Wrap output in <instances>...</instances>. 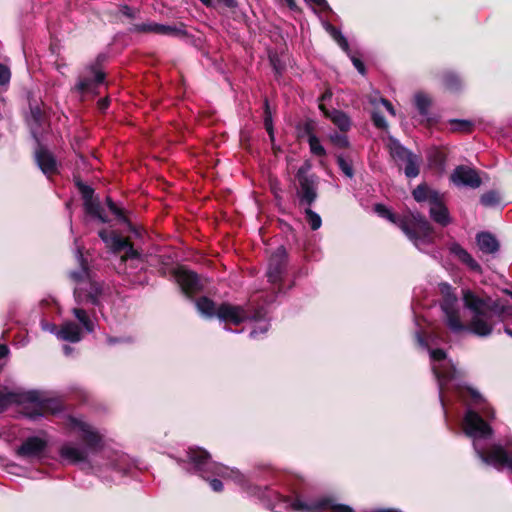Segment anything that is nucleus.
I'll return each mask as SVG.
<instances>
[{"instance_id": "obj_49", "label": "nucleus", "mask_w": 512, "mask_h": 512, "mask_svg": "<svg viewBox=\"0 0 512 512\" xmlns=\"http://www.w3.org/2000/svg\"><path fill=\"white\" fill-rule=\"evenodd\" d=\"M381 103L384 105V107L386 108V110L392 115V116H395V109L393 107V105L391 104V102H389L387 99H384L382 98L381 99Z\"/></svg>"}, {"instance_id": "obj_54", "label": "nucleus", "mask_w": 512, "mask_h": 512, "mask_svg": "<svg viewBox=\"0 0 512 512\" xmlns=\"http://www.w3.org/2000/svg\"><path fill=\"white\" fill-rule=\"evenodd\" d=\"M331 97H332V93H331V91H330V90H327V91H325V92L322 94V96H321V98H320V101L328 100V99H330Z\"/></svg>"}, {"instance_id": "obj_11", "label": "nucleus", "mask_w": 512, "mask_h": 512, "mask_svg": "<svg viewBox=\"0 0 512 512\" xmlns=\"http://www.w3.org/2000/svg\"><path fill=\"white\" fill-rule=\"evenodd\" d=\"M311 165L305 162L296 172L297 197L300 205L311 206L317 199V177L310 173Z\"/></svg>"}, {"instance_id": "obj_31", "label": "nucleus", "mask_w": 512, "mask_h": 512, "mask_svg": "<svg viewBox=\"0 0 512 512\" xmlns=\"http://www.w3.org/2000/svg\"><path fill=\"white\" fill-rule=\"evenodd\" d=\"M154 34L168 35V36H183L185 31L175 25H164L156 23L154 26Z\"/></svg>"}, {"instance_id": "obj_43", "label": "nucleus", "mask_w": 512, "mask_h": 512, "mask_svg": "<svg viewBox=\"0 0 512 512\" xmlns=\"http://www.w3.org/2000/svg\"><path fill=\"white\" fill-rule=\"evenodd\" d=\"M79 190L81 192L83 202L94 199V190L90 186L85 184H79Z\"/></svg>"}, {"instance_id": "obj_23", "label": "nucleus", "mask_w": 512, "mask_h": 512, "mask_svg": "<svg viewBox=\"0 0 512 512\" xmlns=\"http://www.w3.org/2000/svg\"><path fill=\"white\" fill-rule=\"evenodd\" d=\"M476 243L479 250L484 254H495L499 250V242L489 232H480L476 235Z\"/></svg>"}, {"instance_id": "obj_33", "label": "nucleus", "mask_w": 512, "mask_h": 512, "mask_svg": "<svg viewBox=\"0 0 512 512\" xmlns=\"http://www.w3.org/2000/svg\"><path fill=\"white\" fill-rule=\"evenodd\" d=\"M443 84L446 89L450 91H457L461 87V80L456 74L446 72L443 76Z\"/></svg>"}, {"instance_id": "obj_61", "label": "nucleus", "mask_w": 512, "mask_h": 512, "mask_svg": "<svg viewBox=\"0 0 512 512\" xmlns=\"http://www.w3.org/2000/svg\"><path fill=\"white\" fill-rule=\"evenodd\" d=\"M274 65V69L278 72V68L276 66V64H273Z\"/></svg>"}, {"instance_id": "obj_21", "label": "nucleus", "mask_w": 512, "mask_h": 512, "mask_svg": "<svg viewBox=\"0 0 512 512\" xmlns=\"http://www.w3.org/2000/svg\"><path fill=\"white\" fill-rule=\"evenodd\" d=\"M319 109L324 113V115L329 118L342 132H346L350 129L351 121L346 113L343 111L332 109L328 110L325 108L324 104H319Z\"/></svg>"}, {"instance_id": "obj_60", "label": "nucleus", "mask_w": 512, "mask_h": 512, "mask_svg": "<svg viewBox=\"0 0 512 512\" xmlns=\"http://www.w3.org/2000/svg\"><path fill=\"white\" fill-rule=\"evenodd\" d=\"M129 10H130V9H129V7H127V6H126V7H125L124 14H126V15H128V16H129V15H130V14H129Z\"/></svg>"}, {"instance_id": "obj_6", "label": "nucleus", "mask_w": 512, "mask_h": 512, "mask_svg": "<svg viewBox=\"0 0 512 512\" xmlns=\"http://www.w3.org/2000/svg\"><path fill=\"white\" fill-rule=\"evenodd\" d=\"M76 258L80 267L70 273V277L77 283L74 289L75 301L79 305L90 303L93 306H100L102 286L89 279L88 267L79 246L76 247Z\"/></svg>"}, {"instance_id": "obj_50", "label": "nucleus", "mask_w": 512, "mask_h": 512, "mask_svg": "<svg viewBox=\"0 0 512 512\" xmlns=\"http://www.w3.org/2000/svg\"><path fill=\"white\" fill-rule=\"evenodd\" d=\"M130 341V338H127V339H124V338H116V337H108L107 338V343L109 345H115L117 343H121V342H129Z\"/></svg>"}, {"instance_id": "obj_7", "label": "nucleus", "mask_w": 512, "mask_h": 512, "mask_svg": "<svg viewBox=\"0 0 512 512\" xmlns=\"http://www.w3.org/2000/svg\"><path fill=\"white\" fill-rule=\"evenodd\" d=\"M187 456L190 462L193 463L195 472L199 473L203 478H206V474L216 475L225 479H232L238 485L245 487L247 480L244 474L239 470L213 462L206 450L199 447H191L187 452Z\"/></svg>"}, {"instance_id": "obj_52", "label": "nucleus", "mask_w": 512, "mask_h": 512, "mask_svg": "<svg viewBox=\"0 0 512 512\" xmlns=\"http://www.w3.org/2000/svg\"><path fill=\"white\" fill-rule=\"evenodd\" d=\"M8 353H9L8 347L4 344H0V359L6 357Z\"/></svg>"}, {"instance_id": "obj_58", "label": "nucleus", "mask_w": 512, "mask_h": 512, "mask_svg": "<svg viewBox=\"0 0 512 512\" xmlns=\"http://www.w3.org/2000/svg\"><path fill=\"white\" fill-rule=\"evenodd\" d=\"M207 7L212 6V0H200Z\"/></svg>"}, {"instance_id": "obj_16", "label": "nucleus", "mask_w": 512, "mask_h": 512, "mask_svg": "<svg viewBox=\"0 0 512 512\" xmlns=\"http://www.w3.org/2000/svg\"><path fill=\"white\" fill-rule=\"evenodd\" d=\"M286 250L283 246L278 247L271 255L267 270L268 281L276 284L281 281L286 265Z\"/></svg>"}, {"instance_id": "obj_15", "label": "nucleus", "mask_w": 512, "mask_h": 512, "mask_svg": "<svg viewBox=\"0 0 512 512\" xmlns=\"http://www.w3.org/2000/svg\"><path fill=\"white\" fill-rule=\"evenodd\" d=\"M175 278L182 292L189 297L200 292L203 288L200 278L192 271L178 269L175 272Z\"/></svg>"}, {"instance_id": "obj_29", "label": "nucleus", "mask_w": 512, "mask_h": 512, "mask_svg": "<svg viewBox=\"0 0 512 512\" xmlns=\"http://www.w3.org/2000/svg\"><path fill=\"white\" fill-rule=\"evenodd\" d=\"M326 31L332 36V38L337 42V44L341 47L343 51L349 53V44L345 36L338 30L336 27L331 25L330 23L324 24Z\"/></svg>"}, {"instance_id": "obj_57", "label": "nucleus", "mask_w": 512, "mask_h": 512, "mask_svg": "<svg viewBox=\"0 0 512 512\" xmlns=\"http://www.w3.org/2000/svg\"><path fill=\"white\" fill-rule=\"evenodd\" d=\"M373 512H400V511L394 510V509H377V510H374Z\"/></svg>"}, {"instance_id": "obj_51", "label": "nucleus", "mask_w": 512, "mask_h": 512, "mask_svg": "<svg viewBox=\"0 0 512 512\" xmlns=\"http://www.w3.org/2000/svg\"><path fill=\"white\" fill-rule=\"evenodd\" d=\"M220 3H222L227 8H236L237 7V1L236 0H218Z\"/></svg>"}, {"instance_id": "obj_4", "label": "nucleus", "mask_w": 512, "mask_h": 512, "mask_svg": "<svg viewBox=\"0 0 512 512\" xmlns=\"http://www.w3.org/2000/svg\"><path fill=\"white\" fill-rule=\"evenodd\" d=\"M67 425L79 434L85 447H79L73 442L63 444L59 450V455L63 460L73 464L86 462L90 453L101 450L103 439L94 427L76 417H69Z\"/></svg>"}, {"instance_id": "obj_45", "label": "nucleus", "mask_w": 512, "mask_h": 512, "mask_svg": "<svg viewBox=\"0 0 512 512\" xmlns=\"http://www.w3.org/2000/svg\"><path fill=\"white\" fill-rule=\"evenodd\" d=\"M372 120H373L374 125L377 128L383 129V128L387 127V122H386L385 117L379 113H374L372 115Z\"/></svg>"}, {"instance_id": "obj_19", "label": "nucleus", "mask_w": 512, "mask_h": 512, "mask_svg": "<svg viewBox=\"0 0 512 512\" xmlns=\"http://www.w3.org/2000/svg\"><path fill=\"white\" fill-rule=\"evenodd\" d=\"M37 143L38 148L35 150V160L38 167L47 176L57 173L58 167L55 157L46 148L41 146L39 141Z\"/></svg>"}, {"instance_id": "obj_44", "label": "nucleus", "mask_w": 512, "mask_h": 512, "mask_svg": "<svg viewBox=\"0 0 512 512\" xmlns=\"http://www.w3.org/2000/svg\"><path fill=\"white\" fill-rule=\"evenodd\" d=\"M11 77L10 70L3 64H0V85L9 83Z\"/></svg>"}, {"instance_id": "obj_8", "label": "nucleus", "mask_w": 512, "mask_h": 512, "mask_svg": "<svg viewBox=\"0 0 512 512\" xmlns=\"http://www.w3.org/2000/svg\"><path fill=\"white\" fill-rule=\"evenodd\" d=\"M13 402L33 405L34 411L30 413L32 419L44 416L48 411L56 412L59 410L58 402L46 398L44 393L37 390L27 391L20 395L0 391V409L6 408Z\"/></svg>"}, {"instance_id": "obj_40", "label": "nucleus", "mask_w": 512, "mask_h": 512, "mask_svg": "<svg viewBox=\"0 0 512 512\" xmlns=\"http://www.w3.org/2000/svg\"><path fill=\"white\" fill-rule=\"evenodd\" d=\"M265 106H266V116H265V119H264L265 129L268 132L271 141H274V131H273L272 118H271V114L268 111L269 107H268L267 100L265 101Z\"/></svg>"}, {"instance_id": "obj_37", "label": "nucleus", "mask_w": 512, "mask_h": 512, "mask_svg": "<svg viewBox=\"0 0 512 512\" xmlns=\"http://www.w3.org/2000/svg\"><path fill=\"white\" fill-rule=\"evenodd\" d=\"M499 200V195L495 191H488L484 193L480 198L481 204L486 207H491L498 204Z\"/></svg>"}, {"instance_id": "obj_55", "label": "nucleus", "mask_w": 512, "mask_h": 512, "mask_svg": "<svg viewBox=\"0 0 512 512\" xmlns=\"http://www.w3.org/2000/svg\"><path fill=\"white\" fill-rule=\"evenodd\" d=\"M288 7L292 10L296 9V3L294 0H285Z\"/></svg>"}, {"instance_id": "obj_59", "label": "nucleus", "mask_w": 512, "mask_h": 512, "mask_svg": "<svg viewBox=\"0 0 512 512\" xmlns=\"http://www.w3.org/2000/svg\"><path fill=\"white\" fill-rule=\"evenodd\" d=\"M504 331H505V333H506L507 335H509L510 337H512V330H511V329H509V328H507V327H506V328L504 329Z\"/></svg>"}, {"instance_id": "obj_48", "label": "nucleus", "mask_w": 512, "mask_h": 512, "mask_svg": "<svg viewBox=\"0 0 512 512\" xmlns=\"http://www.w3.org/2000/svg\"><path fill=\"white\" fill-rule=\"evenodd\" d=\"M210 487L215 492H220L223 490V483L219 479L210 480Z\"/></svg>"}, {"instance_id": "obj_9", "label": "nucleus", "mask_w": 512, "mask_h": 512, "mask_svg": "<svg viewBox=\"0 0 512 512\" xmlns=\"http://www.w3.org/2000/svg\"><path fill=\"white\" fill-rule=\"evenodd\" d=\"M196 307L203 316L211 318L216 315L221 321L235 325L250 318L241 306L223 303L216 309L215 303L207 297L199 298L196 301Z\"/></svg>"}, {"instance_id": "obj_38", "label": "nucleus", "mask_w": 512, "mask_h": 512, "mask_svg": "<svg viewBox=\"0 0 512 512\" xmlns=\"http://www.w3.org/2000/svg\"><path fill=\"white\" fill-rule=\"evenodd\" d=\"M453 131L469 132L471 130V122L467 120L453 119L450 121Z\"/></svg>"}, {"instance_id": "obj_13", "label": "nucleus", "mask_w": 512, "mask_h": 512, "mask_svg": "<svg viewBox=\"0 0 512 512\" xmlns=\"http://www.w3.org/2000/svg\"><path fill=\"white\" fill-rule=\"evenodd\" d=\"M104 79L105 75L102 71L95 66H90L79 76L75 89L81 94L93 93Z\"/></svg>"}, {"instance_id": "obj_41", "label": "nucleus", "mask_w": 512, "mask_h": 512, "mask_svg": "<svg viewBox=\"0 0 512 512\" xmlns=\"http://www.w3.org/2000/svg\"><path fill=\"white\" fill-rule=\"evenodd\" d=\"M330 138H331V141L339 147L345 148V147H348V145H349V141H348L347 137L343 134L335 133V134L331 135Z\"/></svg>"}, {"instance_id": "obj_18", "label": "nucleus", "mask_w": 512, "mask_h": 512, "mask_svg": "<svg viewBox=\"0 0 512 512\" xmlns=\"http://www.w3.org/2000/svg\"><path fill=\"white\" fill-rule=\"evenodd\" d=\"M447 249L451 255L457 258L469 270L482 273L481 265L472 257V255L462 247L458 242L452 241L447 244Z\"/></svg>"}, {"instance_id": "obj_32", "label": "nucleus", "mask_w": 512, "mask_h": 512, "mask_svg": "<svg viewBox=\"0 0 512 512\" xmlns=\"http://www.w3.org/2000/svg\"><path fill=\"white\" fill-rule=\"evenodd\" d=\"M308 144L313 155L318 157H324L326 155V150L316 135L312 133L308 135Z\"/></svg>"}, {"instance_id": "obj_2", "label": "nucleus", "mask_w": 512, "mask_h": 512, "mask_svg": "<svg viewBox=\"0 0 512 512\" xmlns=\"http://www.w3.org/2000/svg\"><path fill=\"white\" fill-rule=\"evenodd\" d=\"M462 300L464 307L471 314L466 325L453 303L445 302L442 305L446 325L453 333L468 331L478 337H488L497 323L512 316V305L499 300L494 301L490 297H481L470 289L462 290Z\"/></svg>"}, {"instance_id": "obj_17", "label": "nucleus", "mask_w": 512, "mask_h": 512, "mask_svg": "<svg viewBox=\"0 0 512 512\" xmlns=\"http://www.w3.org/2000/svg\"><path fill=\"white\" fill-rule=\"evenodd\" d=\"M47 447V442L37 436H31L25 439L16 449V455L19 458L31 459L40 458Z\"/></svg>"}, {"instance_id": "obj_46", "label": "nucleus", "mask_w": 512, "mask_h": 512, "mask_svg": "<svg viewBox=\"0 0 512 512\" xmlns=\"http://www.w3.org/2000/svg\"><path fill=\"white\" fill-rule=\"evenodd\" d=\"M347 54L350 56L351 61H352L353 65H354V67L358 70V72L360 74L363 75L365 73V66H364L363 62L360 59H358L357 57L351 56L350 52L347 53Z\"/></svg>"}, {"instance_id": "obj_20", "label": "nucleus", "mask_w": 512, "mask_h": 512, "mask_svg": "<svg viewBox=\"0 0 512 512\" xmlns=\"http://www.w3.org/2000/svg\"><path fill=\"white\" fill-rule=\"evenodd\" d=\"M443 197L440 196L437 201L430 205V217L437 224L445 227L450 224L451 218L447 207L443 203Z\"/></svg>"}, {"instance_id": "obj_3", "label": "nucleus", "mask_w": 512, "mask_h": 512, "mask_svg": "<svg viewBox=\"0 0 512 512\" xmlns=\"http://www.w3.org/2000/svg\"><path fill=\"white\" fill-rule=\"evenodd\" d=\"M374 210L380 217L396 224L419 251L429 253L427 247L434 244L435 236L433 227L424 216L420 213L398 216L383 204H376Z\"/></svg>"}, {"instance_id": "obj_36", "label": "nucleus", "mask_w": 512, "mask_h": 512, "mask_svg": "<svg viewBox=\"0 0 512 512\" xmlns=\"http://www.w3.org/2000/svg\"><path fill=\"white\" fill-rule=\"evenodd\" d=\"M337 164L343 174H345L348 178H352L354 176L352 163L345 159L342 155L337 156Z\"/></svg>"}, {"instance_id": "obj_34", "label": "nucleus", "mask_w": 512, "mask_h": 512, "mask_svg": "<svg viewBox=\"0 0 512 512\" xmlns=\"http://www.w3.org/2000/svg\"><path fill=\"white\" fill-rule=\"evenodd\" d=\"M251 318L259 322L258 326L250 332V338L256 339L259 334H264L268 331L269 324L267 322L260 321V319L262 318V314L260 311L255 312Z\"/></svg>"}, {"instance_id": "obj_53", "label": "nucleus", "mask_w": 512, "mask_h": 512, "mask_svg": "<svg viewBox=\"0 0 512 512\" xmlns=\"http://www.w3.org/2000/svg\"><path fill=\"white\" fill-rule=\"evenodd\" d=\"M98 105H99V109L104 111V110H106L108 108L109 101H108V99H101L98 102Z\"/></svg>"}, {"instance_id": "obj_24", "label": "nucleus", "mask_w": 512, "mask_h": 512, "mask_svg": "<svg viewBox=\"0 0 512 512\" xmlns=\"http://www.w3.org/2000/svg\"><path fill=\"white\" fill-rule=\"evenodd\" d=\"M412 195L418 203L428 201L430 205L442 196L438 191L431 189L426 183L419 184L413 190Z\"/></svg>"}, {"instance_id": "obj_26", "label": "nucleus", "mask_w": 512, "mask_h": 512, "mask_svg": "<svg viewBox=\"0 0 512 512\" xmlns=\"http://www.w3.org/2000/svg\"><path fill=\"white\" fill-rule=\"evenodd\" d=\"M85 212L92 217L97 218L102 223L108 222V219L103 215L102 207L98 200L91 199L83 203Z\"/></svg>"}, {"instance_id": "obj_27", "label": "nucleus", "mask_w": 512, "mask_h": 512, "mask_svg": "<svg viewBox=\"0 0 512 512\" xmlns=\"http://www.w3.org/2000/svg\"><path fill=\"white\" fill-rule=\"evenodd\" d=\"M133 465L129 462L128 458L124 455L119 456L116 461L112 464L113 471L118 475V478H122L129 475L133 469Z\"/></svg>"}, {"instance_id": "obj_42", "label": "nucleus", "mask_w": 512, "mask_h": 512, "mask_svg": "<svg viewBox=\"0 0 512 512\" xmlns=\"http://www.w3.org/2000/svg\"><path fill=\"white\" fill-rule=\"evenodd\" d=\"M155 22L135 24L134 30L141 33H154Z\"/></svg>"}, {"instance_id": "obj_39", "label": "nucleus", "mask_w": 512, "mask_h": 512, "mask_svg": "<svg viewBox=\"0 0 512 512\" xmlns=\"http://www.w3.org/2000/svg\"><path fill=\"white\" fill-rule=\"evenodd\" d=\"M106 202L109 210L118 218V220L121 222H127L124 211L120 209L110 197H107Z\"/></svg>"}, {"instance_id": "obj_5", "label": "nucleus", "mask_w": 512, "mask_h": 512, "mask_svg": "<svg viewBox=\"0 0 512 512\" xmlns=\"http://www.w3.org/2000/svg\"><path fill=\"white\" fill-rule=\"evenodd\" d=\"M268 493L265 496L266 507L274 512H354L352 507L339 504L332 497L304 501L299 497L293 500L277 492Z\"/></svg>"}, {"instance_id": "obj_47", "label": "nucleus", "mask_w": 512, "mask_h": 512, "mask_svg": "<svg viewBox=\"0 0 512 512\" xmlns=\"http://www.w3.org/2000/svg\"><path fill=\"white\" fill-rule=\"evenodd\" d=\"M308 3L315 5L323 11L330 10L326 0H306Z\"/></svg>"}, {"instance_id": "obj_56", "label": "nucleus", "mask_w": 512, "mask_h": 512, "mask_svg": "<svg viewBox=\"0 0 512 512\" xmlns=\"http://www.w3.org/2000/svg\"><path fill=\"white\" fill-rule=\"evenodd\" d=\"M63 350H64L65 355H70V354L72 353V350H73V349H72L70 346L65 345V346L63 347Z\"/></svg>"}, {"instance_id": "obj_14", "label": "nucleus", "mask_w": 512, "mask_h": 512, "mask_svg": "<svg viewBox=\"0 0 512 512\" xmlns=\"http://www.w3.org/2000/svg\"><path fill=\"white\" fill-rule=\"evenodd\" d=\"M450 178L456 186H465L473 189L478 188L482 183L477 171L465 165L457 166Z\"/></svg>"}, {"instance_id": "obj_35", "label": "nucleus", "mask_w": 512, "mask_h": 512, "mask_svg": "<svg viewBox=\"0 0 512 512\" xmlns=\"http://www.w3.org/2000/svg\"><path fill=\"white\" fill-rule=\"evenodd\" d=\"M305 218L312 230H317L322 225V220L319 214L309 208V206L305 209Z\"/></svg>"}, {"instance_id": "obj_25", "label": "nucleus", "mask_w": 512, "mask_h": 512, "mask_svg": "<svg viewBox=\"0 0 512 512\" xmlns=\"http://www.w3.org/2000/svg\"><path fill=\"white\" fill-rule=\"evenodd\" d=\"M43 122V114L40 108L35 107L31 108V117L29 119V126L31 130V134L36 141H39V134L41 133Z\"/></svg>"}, {"instance_id": "obj_28", "label": "nucleus", "mask_w": 512, "mask_h": 512, "mask_svg": "<svg viewBox=\"0 0 512 512\" xmlns=\"http://www.w3.org/2000/svg\"><path fill=\"white\" fill-rule=\"evenodd\" d=\"M414 102L420 115L429 121L428 115L429 107L431 105V100L429 99V97L426 94L419 92L415 94Z\"/></svg>"}, {"instance_id": "obj_30", "label": "nucleus", "mask_w": 512, "mask_h": 512, "mask_svg": "<svg viewBox=\"0 0 512 512\" xmlns=\"http://www.w3.org/2000/svg\"><path fill=\"white\" fill-rule=\"evenodd\" d=\"M72 313L88 333L94 331V323L84 309L75 307L72 309Z\"/></svg>"}, {"instance_id": "obj_12", "label": "nucleus", "mask_w": 512, "mask_h": 512, "mask_svg": "<svg viewBox=\"0 0 512 512\" xmlns=\"http://www.w3.org/2000/svg\"><path fill=\"white\" fill-rule=\"evenodd\" d=\"M389 150L395 162L404 165V173L408 178H415L420 172L421 159L418 155L405 148L398 140L391 139Z\"/></svg>"}, {"instance_id": "obj_1", "label": "nucleus", "mask_w": 512, "mask_h": 512, "mask_svg": "<svg viewBox=\"0 0 512 512\" xmlns=\"http://www.w3.org/2000/svg\"><path fill=\"white\" fill-rule=\"evenodd\" d=\"M416 339L418 344L429 352L431 369L438 383L439 400L444 413L446 414L445 407L449 401L447 394L453 390L455 396L467 406L462 425L465 434L473 440L477 456L485 464L497 469L507 467L512 471V451L509 447L505 449L501 444H494L487 453L486 446L482 445L483 441L491 438L493 430L476 409L486 417H494L493 411L488 408L483 396L479 391L462 382L461 372L448 359L444 350L430 348L420 332H416Z\"/></svg>"}, {"instance_id": "obj_10", "label": "nucleus", "mask_w": 512, "mask_h": 512, "mask_svg": "<svg viewBox=\"0 0 512 512\" xmlns=\"http://www.w3.org/2000/svg\"><path fill=\"white\" fill-rule=\"evenodd\" d=\"M98 234L101 240L111 251L117 253L122 250H126L125 254L121 257L122 262L130 261L133 264L135 263V268H138L139 264L143 265L140 253L133 248L132 244L127 239H124L115 232L108 231L106 229L100 230ZM142 268L143 266H140V269Z\"/></svg>"}, {"instance_id": "obj_22", "label": "nucleus", "mask_w": 512, "mask_h": 512, "mask_svg": "<svg viewBox=\"0 0 512 512\" xmlns=\"http://www.w3.org/2000/svg\"><path fill=\"white\" fill-rule=\"evenodd\" d=\"M55 334L59 339L72 343L79 342L82 338L81 328L73 321L64 322Z\"/></svg>"}]
</instances>
